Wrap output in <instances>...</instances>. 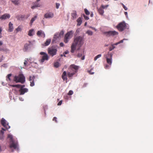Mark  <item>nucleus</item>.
Instances as JSON below:
<instances>
[{
    "label": "nucleus",
    "instance_id": "1",
    "mask_svg": "<svg viewBox=\"0 0 153 153\" xmlns=\"http://www.w3.org/2000/svg\"><path fill=\"white\" fill-rule=\"evenodd\" d=\"M84 43V38L83 37L79 36L74 39L73 42L71 47V52L73 53L77 46L79 48Z\"/></svg>",
    "mask_w": 153,
    "mask_h": 153
},
{
    "label": "nucleus",
    "instance_id": "2",
    "mask_svg": "<svg viewBox=\"0 0 153 153\" xmlns=\"http://www.w3.org/2000/svg\"><path fill=\"white\" fill-rule=\"evenodd\" d=\"M14 81L16 82H20L23 84L25 81V78L23 74H20L18 76H15Z\"/></svg>",
    "mask_w": 153,
    "mask_h": 153
},
{
    "label": "nucleus",
    "instance_id": "3",
    "mask_svg": "<svg viewBox=\"0 0 153 153\" xmlns=\"http://www.w3.org/2000/svg\"><path fill=\"white\" fill-rule=\"evenodd\" d=\"M116 27L120 31H122L126 29H128V24L124 21L122 22L119 23L117 26Z\"/></svg>",
    "mask_w": 153,
    "mask_h": 153
},
{
    "label": "nucleus",
    "instance_id": "4",
    "mask_svg": "<svg viewBox=\"0 0 153 153\" xmlns=\"http://www.w3.org/2000/svg\"><path fill=\"white\" fill-rule=\"evenodd\" d=\"M74 33L73 31L71 30L66 33L64 37V42L66 43L68 42L69 40L72 37Z\"/></svg>",
    "mask_w": 153,
    "mask_h": 153
},
{
    "label": "nucleus",
    "instance_id": "5",
    "mask_svg": "<svg viewBox=\"0 0 153 153\" xmlns=\"http://www.w3.org/2000/svg\"><path fill=\"white\" fill-rule=\"evenodd\" d=\"M105 56L106 59L107 63L111 65L112 63V54L108 52L105 55Z\"/></svg>",
    "mask_w": 153,
    "mask_h": 153
},
{
    "label": "nucleus",
    "instance_id": "6",
    "mask_svg": "<svg viewBox=\"0 0 153 153\" xmlns=\"http://www.w3.org/2000/svg\"><path fill=\"white\" fill-rule=\"evenodd\" d=\"M57 51V49L51 47L48 49V53L52 56L56 55V54Z\"/></svg>",
    "mask_w": 153,
    "mask_h": 153
},
{
    "label": "nucleus",
    "instance_id": "7",
    "mask_svg": "<svg viewBox=\"0 0 153 153\" xmlns=\"http://www.w3.org/2000/svg\"><path fill=\"white\" fill-rule=\"evenodd\" d=\"M40 53L41 55H43L42 57V59L40 60L41 63H43L45 60H47L48 59L49 57L46 53L42 52H41Z\"/></svg>",
    "mask_w": 153,
    "mask_h": 153
},
{
    "label": "nucleus",
    "instance_id": "8",
    "mask_svg": "<svg viewBox=\"0 0 153 153\" xmlns=\"http://www.w3.org/2000/svg\"><path fill=\"white\" fill-rule=\"evenodd\" d=\"M1 124L7 129L9 128L10 127V126L8 125V123H7L6 120L4 118H2L1 120Z\"/></svg>",
    "mask_w": 153,
    "mask_h": 153
},
{
    "label": "nucleus",
    "instance_id": "9",
    "mask_svg": "<svg viewBox=\"0 0 153 153\" xmlns=\"http://www.w3.org/2000/svg\"><path fill=\"white\" fill-rule=\"evenodd\" d=\"M105 33L106 34L107 36H114L117 35L118 34V32L115 31H110L106 32Z\"/></svg>",
    "mask_w": 153,
    "mask_h": 153
},
{
    "label": "nucleus",
    "instance_id": "10",
    "mask_svg": "<svg viewBox=\"0 0 153 153\" xmlns=\"http://www.w3.org/2000/svg\"><path fill=\"white\" fill-rule=\"evenodd\" d=\"M31 44V42L30 41H28V43H26L24 45V48H23V51L24 52H26L28 49L30 48V45Z\"/></svg>",
    "mask_w": 153,
    "mask_h": 153
},
{
    "label": "nucleus",
    "instance_id": "11",
    "mask_svg": "<svg viewBox=\"0 0 153 153\" xmlns=\"http://www.w3.org/2000/svg\"><path fill=\"white\" fill-rule=\"evenodd\" d=\"M79 68L78 66L74 64L71 65L70 66V69L71 70H73V69H74V70L73 71V72H74L75 73L77 72Z\"/></svg>",
    "mask_w": 153,
    "mask_h": 153
},
{
    "label": "nucleus",
    "instance_id": "12",
    "mask_svg": "<svg viewBox=\"0 0 153 153\" xmlns=\"http://www.w3.org/2000/svg\"><path fill=\"white\" fill-rule=\"evenodd\" d=\"M35 77L34 76H30L29 77V81H30V86H33L34 85V79Z\"/></svg>",
    "mask_w": 153,
    "mask_h": 153
},
{
    "label": "nucleus",
    "instance_id": "13",
    "mask_svg": "<svg viewBox=\"0 0 153 153\" xmlns=\"http://www.w3.org/2000/svg\"><path fill=\"white\" fill-rule=\"evenodd\" d=\"M28 91V89L27 88H22V87H21L19 90L20 95L24 94L25 92H27Z\"/></svg>",
    "mask_w": 153,
    "mask_h": 153
},
{
    "label": "nucleus",
    "instance_id": "14",
    "mask_svg": "<svg viewBox=\"0 0 153 153\" xmlns=\"http://www.w3.org/2000/svg\"><path fill=\"white\" fill-rule=\"evenodd\" d=\"M53 13L52 12L47 13L44 15V17L46 18H52L53 17Z\"/></svg>",
    "mask_w": 153,
    "mask_h": 153
},
{
    "label": "nucleus",
    "instance_id": "15",
    "mask_svg": "<svg viewBox=\"0 0 153 153\" xmlns=\"http://www.w3.org/2000/svg\"><path fill=\"white\" fill-rule=\"evenodd\" d=\"M36 34L39 36H41L43 38H45V34L44 32L42 30L38 31Z\"/></svg>",
    "mask_w": 153,
    "mask_h": 153
},
{
    "label": "nucleus",
    "instance_id": "16",
    "mask_svg": "<svg viewBox=\"0 0 153 153\" xmlns=\"http://www.w3.org/2000/svg\"><path fill=\"white\" fill-rule=\"evenodd\" d=\"M67 74L66 72L65 71L63 72L62 76V79L64 81L65 80L66 81V82H67V81L68 79V78L67 77Z\"/></svg>",
    "mask_w": 153,
    "mask_h": 153
},
{
    "label": "nucleus",
    "instance_id": "17",
    "mask_svg": "<svg viewBox=\"0 0 153 153\" xmlns=\"http://www.w3.org/2000/svg\"><path fill=\"white\" fill-rule=\"evenodd\" d=\"M10 17V15L9 14L5 13L1 16L2 18V20H5L7 19H9Z\"/></svg>",
    "mask_w": 153,
    "mask_h": 153
},
{
    "label": "nucleus",
    "instance_id": "18",
    "mask_svg": "<svg viewBox=\"0 0 153 153\" xmlns=\"http://www.w3.org/2000/svg\"><path fill=\"white\" fill-rule=\"evenodd\" d=\"M9 29L8 31L10 32H12L14 29L13 24L10 22L8 24Z\"/></svg>",
    "mask_w": 153,
    "mask_h": 153
},
{
    "label": "nucleus",
    "instance_id": "19",
    "mask_svg": "<svg viewBox=\"0 0 153 153\" xmlns=\"http://www.w3.org/2000/svg\"><path fill=\"white\" fill-rule=\"evenodd\" d=\"M72 19H75L76 17L77 14L76 11L73 10L71 13Z\"/></svg>",
    "mask_w": 153,
    "mask_h": 153
},
{
    "label": "nucleus",
    "instance_id": "20",
    "mask_svg": "<svg viewBox=\"0 0 153 153\" xmlns=\"http://www.w3.org/2000/svg\"><path fill=\"white\" fill-rule=\"evenodd\" d=\"M61 36L59 34V33H56L54 35L53 39L52 40V42H54L55 41L57 38H59Z\"/></svg>",
    "mask_w": 153,
    "mask_h": 153
},
{
    "label": "nucleus",
    "instance_id": "21",
    "mask_svg": "<svg viewBox=\"0 0 153 153\" xmlns=\"http://www.w3.org/2000/svg\"><path fill=\"white\" fill-rule=\"evenodd\" d=\"M68 77L70 79H72L73 76L75 74L74 72L71 73V72H68L67 73Z\"/></svg>",
    "mask_w": 153,
    "mask_h": 153
},
{
    "label": "nucleus",
    "instance_id": "22",
    "mask_svg": "<svg viewBox=\"0 0 153 153\" xmlns=\"http://www.w3.org/2000/svg\"><path fill=\"white\" fill-rule=\"evenodd\" d=\"M10 148H13L14 149H16L18 147V144L17 143H15L13 142L10 145Z\"/></svg>",
    "mask_w": 153,
    "mask_h": 153
},
{
    "label": "nucleus",
    "instance_id": "23",
    "mask_svg": "<svg viewBox=\"0 0 153 153\" xmlns=\"http://www.w3.org/2000/svg\"><path fill=\"white\" fill-rule=\"evenodd\" d=\"M97 9L99 13L101 15H103L104 12V11L103 9L101 7H100L99 8H97Z\"/></svg>",
    "mask_w": 153,
    "mask_h": 153
},
{
    "label": "nucleus",
    "instance_id": "24",
    "mask_svg": "<svg viewBox=\"0 0 153 153\" xmlns=\"http://www.w3.org/2000/svg\"><path fill=\"white\" fill-rule=\"evenodd\" d=\"M10 86L12 87H17L18 88H21V87H22V88H23V87H24L25 86V85H10Z\"/></svg>",
    "mask_w": 153,
    "mask_h": 153
},
{
    "label": "nucleus",
    "instance_id": "25",
    "mask_svg": "<svg viewBox=\"0 0 153 153\" xmlns=\"http://www.w3.org/2000/svg\"><path fill=\"white\" fill-rule=\"evenodd\" d=\"M76 21L77 22V25L80 26L82 23V18L81 17L79 18Z\"/></svg>",
    "mask_w": 153,
    "mask_h": 153
},
{
    "label": "nucleus",
    "instance_id": "26",
    "mask_svg": "<svg viewBox=\"0 0 153 153\" xmlns=\"http://www.w3.org/2000/svg\"><path fill=\"white\" fill-rule=\"evenodd\" d=\"M51 41V39H47L46 41L44 43V45L45 46H47L49 45Z\"/></svg>",
    "mask_w": 153,
    "mask_h": 153
},
{
    "label": "nucleus",
    "instance_id": "27",
    "mask_svg": "<svg viewBox=\"0 0 153 153\" xmlns=\"http://www.w3.org/2000/svg\"><path fill=\"white\" fill-rule=\"evenodd\" d=\"M0 51H2L7 52L8 51V50L6 49L5 46H0Z\"/></svg>",
    "mask_w": 153,
    "mask_h": 153
},
{
    "label": "nucleus",
    "instance_id": "28",
    "mask_svg": "<svg viewBox=\"0 0 153 153\" xmlns=\"http://www.w3.org/2000/svg\"><path fill=\"white\" fill-rule=\"evenodd\" d=\"M30 15L29 14H27L26 15H21V19H27L29 16Z\"/></svg>",
    "mask_w": 153,
    "mask_h": 153
},
{
    "label": "nucleus",
    "instance_id": "29",
    "mask_svg": "<svg viewBox=\"0 0 153 153\" xmlns=\"http://www.w3.org/2000/svg\"><path fill=\"white\" fill-rule=\"evenodd\" d=\"M34 31V29H31V30H30L28 33V35L30 36H31L33 35V33Z\"/></svg>",
    "mask_w": 153,
    "mask_h": 153
},
{
    "label": "nucleus",
    "instance_id": "30",
    "mask_svg": "<svg viewBox=\"0 0 153 153\" xmlns=\"http://www.w3.org/2000/svg\"><path fill=\"white\" fill-rule=\"evenodd\" d=\"M40 5L38 3H36L35 4H34V5L32 6L31 7V8L32 9H34L36 7H40Z\"/></svg>",
    "mask_w": 153,
    "mask_h": 153
},
{
    "label": "nucleus",
    "instance_id": "31",
    "mask_svg": "<svg viewBox=\"0 0 153 153\" xmlns=\"http://www.w3.org/2000/svg\"><path fill=\"white\" fill-rule=\"evenodd\" d=\"M37 18V16L36 15L34 16V17L33 18L31 19L30 21V25H32L33 22Z\"/></svg>",
    "mask_w": 153,
    "mask_h": 153
},
{
    "label": "nucleus",
    "instance_id": "32",
    "mask_svg": "<svg viewBox=\"0 0 153 153\" xmlns=\"http://www.w3.org/2000/svg\"><path fill=\"white\" fill-rule=\"evenodd\" d=\"M115 45H114V44L111 45V46L110 47L109 50V51H112L115 48Z\"/></svg>",
    "mask_w": 153,
    "mask_h": 153
},
{
    "label": "nucleus",
    "instance_id": "33",
    "mask_svg": "<svg viewBox=\"0 0 153 153\" xmlns=\"http://www.w3.org/2000/svg\"><path fill=\"white\" fill-rule=\"evenodd\" d=\"M16 31L17 32L19 31H21L22 30V26H19L18 28L16 29Z\"/></svg>",
    "mask_w": 153,
    "mask_h": 153
},
{
    "label": "nucleus",
    "instance_id": "34",
    "mask_svg": "<svg viewBox=\"0 0 153 153\" xmlns=\"http://www.w3.org/2000/svg\"><path fill=\"white\" fill-rule=\"evenodd\" d=\"M86 33H87L88 35L91 36L93 35V32L91 30H88L86 32Z\"/></svg>",
    "mask_w": 153,
    "mask_h": 153
},
{
    "label": "nucleus",
    "instance_id": "35",
    "mask_svg": "<svg viewBox=\"0 0 153 153\" xmlns=\"http://www.w3.org/2000/svg\"><path fill=\"white\" fill-rule=\"evenodd\" d=\"M102 55L101 54L98 55L94 57V60L95 61H96L97 59L100 57Z\"/></svg>",
    "mask_w": 153,
    "mask_h": 153
},
{
    "label": "nucleus",
    "instance_id": "36",
    "mask_svg": "<svg viewBox=\"0 0 153 153\" xmlns=\"http://www.w3.org/2000/svg\"><path fill=\"white\" fill-rule=\"evenodd\" d=\"M84 10L85 13L86 15H89L90 14L88 10L87 9L85 8Z\"/></svg>",
    "mask_w": 153,
    "mask_h": 153
},
{
    "label": "nucleus",
    "instance_id": "37",
    "mask_svg": "<svg viewBox=\"0 0 153 153\" xmlns=\"http://www.w3.org/2000/svg\"><path fill=\"white\" fill-rule=\"evenodd\" d=\"M12 2L15 5H18L19 4L18 1L17 0H12Z\"/></svg>",
    "mask_w": 153,
    "mask_h": 153
},
{
    "label": "nucleus",
    "instance_id": "38",
    "mask_svg": "<svg viewBox=\"0 0 153 153\" xmlns=\"http://www.w3.org/2000/svg\"><path fill=\"white\" fill-rule=\"evenodd\" d=\"M125 39H123V40H121L119 42L115 43L114 45H118L119 44H120V43H123V40H125Z\"/></svg>",
    "mask_w": 153,
    "mask_h": 153
},
{
    "label": "nucleus",
    "instance_id": "39",
    "mask_svg": "<svg viewBox=\"0 0 153 153\" xmlns=\"http://www.w3.org/2000/svg\"><path fill=\"white\" fill-rule=\"evenodd\" d=\"M28 59L29 60V61H28L30 63H31L33 62V60H34L33 58H31V57H30L29 59Z\"/></svg>",
    "mask_w": 153,
    "mask_h": 153
},
{
    "label": "nucleus",
    "instance_id": "40",
    "mask_svg": "<svg viewBox=\"0 0 153 153\" xmlns=\"http://www.w3.org/2000/svg\"><path fill=\"white\" fill-rule=\"evenodd\" d=\"M93 70V68H92L90 70H88V72L90 74H94V72L91 71L92 70Z\"/></svg>",
    "mask_w": 153,
    "mask_h": 153
},
{
    "label": "nucleus",
    "instance_id": "41",
    "mask_svg": "<svg viewBox=\"0 0 153 153\" xmlns=\"http://www.w3.org/2000/svg\"><path fill=\"white\" fill-rule=\"evenodd\" d=\"M29 61L28 58L26 59L24 62V64L25 66H26L27 64V61Z\"/></svg>",
    "mask_w": 153,
    "mask_h": 153
},
{
    "label": "nucleus",
    "instance_id": "42",
    "mask_svg": "<svg viewBox=\"0 0 153 153\" xmlns=\"http://www.w3.org/2000/svg\"><path fill=\"white\" fill-rule=\"evenodd\" d=\"M7 137L8 138H9L10 139V140L11 141H12V140H13V136L11 135L8 134V135Z\"/></svg>",
    "mask_w": 153,
    "mask_h": 153
},
{
    "label": "nucleus",
    "instance_id": "43",
    "mask_svg": "<svg viewBox=\"0 0 153 153\" xmlns=\"http://www.w3.org/2000/svg\"><path fill=\"white\" fill-rule=\"evenodd\" d=\"M54 66L57 68L59 66V63L58 62H56L54 63Z\"/></svg>",
    "mask_w": 153,
    "mask_h": 153
},
{
    "label": "nucleus",
    "instance_id": "44",
    "mask_svg": "<svg viewBox=\"0 0 153 153\" xmlns=\"http://www.w3.org/2000/svg\"><path fill=\"white\" fill-rule=\"evenodd\" d=\"M82 15H83V17H84V19L86 20H88L89 19V18L88 16L85 15L84 14H83Z\"/></svg>",
    "mask_w": 153,
    "mask_h": 153
},
{
    "label": "nucleus",
    "instance_id": "45",
    "mask_svg": "<svg viewBox=\"0 0 153 153\" xmlns=\"http://www.w3.org/2000/svg\"><path fill=\"white\" fill-rule=\"evenodd\" d=\"M121 4L122 5L123 7L125 9V10H127L128 9L127 8L126 6H125L123 3H121Z\"/></svg>",
    "mask_w": 153,
    "mask_h": 153
},
{
    "label": "nucleus",
    "instance_id": "46",
    "mask_svg": "<svg viewBox=\"0 0 153 153\" xmlns=\"http://www.w3.org/2000/svg\"><path fill=\"white\" fill-rule=\"evenodd\" d=\"M11 76H12L11 74H8L7 76V79H9V81L10 80V77Z\"/></svg>",
    "mask_w": 153,
    "mask_h": 153
},
{
    "label": "nucleus",
    "instance_id": "47",
    "mask_svg": "<svg viewBox=\"0 0 153 153\" xmlns=\"http://www.w3.org/2000/svg\"><path fill=\"white\" fill-rule=\"evenodd\" d=\"M64 31L62 30L59 33V34L60 36H62L64 34Z\"/></svg>",
    "mask_w": 153,
    "mask_h": 153
},
{
    "label": "nucleus",
    "instance_id": "48",
    "mask_svg": "<svg viewBox=\"0 0 153 153\" xmlns=\"http://www.w3.org/2000/svg\"><path fill=\"white\" fill-rule=\"evenodd\" d=\"M73 93V91H72V90H70L68 93V95H72Z\"/></svg>",
    "mask_w": 153,
    "mask_h": 153
},
{
    "label": "nucleus",
    "instance_id": "49",
    "mask_svg": "<svg viewBox=\"0 0 153 153\" xmlns=\"http://www.w3.org/2000/svg\"><path fill=\"white\" fill-rule=\"evenodd\" d=\"M56 9H58L59 8V7L60 5V4L59 3H56Z\"/></svg>",
    "mask_w": 153,
    "mask_h": 153
},
{
    "label": "nucleus",
    "instance_id": "50",
    "mask_svg": "<svg viewBox=\"0 0 153 153\" xmlns=\"http://www.w3.org/2000/svg\"><path fill=\"white\" fill-rule=\"evenodd\" d=\"M108 7V5H102L101 6V7L102 8V9H104L105 8H107Z\"/></svg>",
    "mask_w": 153,
    "mask_h": 153
},
{
    "label": "nucleus",
    "instance_id": "51",
    "mask_svg": "<svg viewBox=\"0 0 153 153\" xmlns=\"http://www.w3.org/2000/svg\"><path fill=\"white\" fill-rule=\"evenodd\" d=\"M53 120L55 121L56 123H57V118L56 117H54L53 119Z\"/></svg>",
    "mask_w": 153,
    "mask_h": 153
},
{
    "label": "nucleus",
    "instance_id": "52",
    "mask_svg": "<svg viewBox=\"0 0 153 153\" xmlns=\"http://www.w3.org/2000/svg\"><path fill=\"white\" fill-rule=\"evenodd\" d=\"M2 31V28L1 27H0V38H1V32Z\"/></svg>",
    "mask_w": 153,
    "mask_h": 153
},
{
    "label": "nucleus",
    "instance_id": "53",
    "mask_svg": "<svg viewBox=\"0 0 153 153\" xmlns=\"http://www.w3.org/2000/svg\"><path fill=\"white\" fill-rule=\"evenodd\" d=\"M82 56V54L81 53H79L77 54V56L79 57H81Z\"/></svg>",
    "mask_w": 153,
    "mask_h": 153
},
{
    "label": "nucleus",
    "instance_id": "54",
    "mask_svg": "<svg viewBox=\"0 0 153 153\" xmlns=\"http://www.w3.org/2000/svg\"><path fill=\"white\" fill-rule=\"evenodd\" d=\"M62 100H61L57 104V105H61L62 104Z\"/></svg>",
    "mask_w": 153,
    "mask_h": 153
},
{
    "label": "nucleus",
    "instance_id": "55",
    "mask_svg": "<svg viewBox=\"0 0 153 153\" xmlns=\"http://www.w3.org/2000/svg\"><path fill=\"white\" fill-rule=\"evenodd\" d=\"M105 67L106 69H108L109 68V66L108 65H106L105 66Z\"/></svg>",
    "mask_w": 153,
    "mask_h": 153
},
{
    "label": "nucleus",
    "instance_id": "56",
    "mask_svg": "<svg viewBox=\"0 0 153 153\" xmlns=\"http://www.w3.org/2000/svg\"><path fill=\"white\" fill-rule=\"evenodd\" d=\"M59 45L61 47H63L64 46V44L62 42H61L60 43Z\"/></svg>",
    "mask_w": 153,
    "mask_h": 153
},
{
    "label": "nucleus",
    "instance_id": "57",
    "mask_svg": "<svg viewBox=\"0 0 153 153\" xmlns=\"http://www.w3.org/2000/svg\"><path fill=\"white\" fill-rule=\"evenodd\" d=\"M124 14L126 17L128 16V13L127 12H125Z\"/></svg>",
    "mask_w": 153,
    "mask_h": 153
},
{
    "label": "nucleus",
    "instance_id": "58",
    "mask_svg": "<svg viewBox=\"0 0 153 153\" xmlns=\"http://www.w3.org/2000/svg\"><path fill=\"white\" fill-rule=\"evenodd\" d=\"M68 53V51H65L64 53L63 54H67Z\"/></svg>",
    "mask_w": 153,
    "mask_h": 153
},
{
    "label": "nucleus",
    "instance_id": "59",
    "mask_svg": "<svg viewBox=\"0 0 153 153\" xmlns=\"http://www.w3.org/2000/svg\"><path fill=\"white\" fill-rule=\"evenodd\" d=\"M2 44H3L2 42L1 41H0V47L2 45Z\"/></svg>",
    "mask_w": 153,
    "mask_h": 153
},
{
    "label": "nucleus",
    "instance_id": "60",
    "mask_svg": "<svg viewBox=\"0 0 153 153\" xmlns=\"http://www.w3.org/2000/svg\"><path fill=\"white\" fill-rule=\"evenodd\" d=\"M85 59V56H83L81 58V59L82 60H84Z\"/></svg>",
    "mask_w": 153,
    "mask_h": 153
},
{
    "label": "nucleus",
    "instance_id": "61",
    "mask_svg": "<svg viewBox=\"0 0 153 153\" xmlns=\"http://www.w3.org/2000/svg\"><path fill=\"white\" fill-rule=\"evenodd\" d=\"M93 16V13H92L91 14V15H90V16H91V17H92Z\"/></svg>",
    "mask_w": 153,
    "mask_h": 153
},
{
    "label": "nucleus",
    "instance_id": "62",
    "mask_svg": "<svg viewBox=\"0 0 153 153\" xmlns=\"http://www.w3.org/2000/svg\"><path fill=\"white\" fill-rule=\"evenodd\" d=\"M91 28H92V29L95 30V31L96 30L95 28H94V27H91Z\"/></svg>",
    "mask_w": 153,
    "mask_h": 153
},
{
    "label": "nucleus",
    "instance_id": "63",
    "mask_svg": "<svg viewBox=\"0 0 153 153\" xmlns=\"http://www.w3.org/2000/svg\"><path fill=\"white\" fill-rule=\"evenodd\" d=\"M87 23L86 22H85V23L84 25L85 26H86L87 25Z\"/></svg>",
    "mask_w": 153,
    "mask_h": 153
},
{
    "label": "nucleus",
    "instance_id": "64",
    "mask_svg": "<svg viewBox=\"0 0 153 153\" xmlns=\"http://www.w3.org/2000/svg\"><path fill=\"white\" fill-rule=\"evenodd\" d=\"M108 46V45H106H106H104V47H106L107 46Z\"/></svg>",
    "mask_w": 153,
    "mask_h": 153
}]
</instances>
